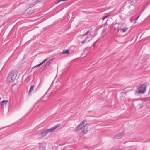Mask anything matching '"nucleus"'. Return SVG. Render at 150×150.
Instances as JSON below:
<instances>
[{"instance_id":"nucleus-1","label":"nucleus","mask_w":150,"mask_h":150,"mask_svg":"<svg viewBox=\"0 0 150 150\" xmlns=\"http://www.w3.org/2000/svg\"><path fill=\"white\" fill-rule=\"evenodd\" d=\"M17 75L16 72L14 71H12L10 72L7 77V81L9 82H14Z\"/></svg>"},{"instance_id":"nucleus-4","label":"nucleus","mask_w":150,"mask_h":150,"mask_svg":"<svg viewBox=\"0 0 150 150\" xmlns=\"http://www.w3.org/2000/svg\"><path fill=\"white\" fill-rule=\"evenodd\" d=\"M87 123V121L86 120H84L76 128L75 131L76 132L79 131V130L84 127Z\"/></svg>"},{"instance_id":"nucleus-6","label":"nucleus","mask_w":150,"mask_h":150,"mask_svg":"<svg viewBox=\"0 0 150 150\" xmlns=\"http://www.w3.org/2000/svg\"><path fill=\"white\" fill-rule=\"evenodd\" d=\"M124 134V132H122L121 133H119L115 136V138H116L117 139H119Z\"/></svg>"},{"instance_id":"nucleus-10","label":"nucleus","mask_w":150,"mask_h":150,"mask_svg":"<svg viewBox=\"0 0 150 150\" xmlns=\"http://www.w3.org/2000/svg\"><path fill=\"white\" fill-rule=\"evenodd\" d=\"M128 28H120V31H122V32L124 33L126 32V31L127 30Z\"/></svg>"},{"instance_id":"nucleus-11","label":"nucleus","mask_w":150,"mask_h":150,"mask_svg":"<svg viewBox=\"0 0 150 150\" xmlns=\"http://www.w3.org/2000/svg\"><path fill=\"white\" fill-rule=\"evenodd\" d=\"M59 85L58 86H56V88L57 89H59V88H60V86L62 85V83L59 82Z\"/></svg>"},{"instance_id":"nucleus-9","label":"nucleus","mask_w":150,"mask_h":150,"mask_svg":"<svg viewBox=\"0 0 150 150\" xmlns=\"http://www.w3.org/2000/svg\"><path fill=\"white\" fill-rule=\"evenodd\" d=\"M69 53V50H66L63 51L62 54H68Z\"/></svg>"},{"instance_id":"nucleus-17","label":"nucleus","mask_w":150,"mask_h":150,"mask_svg":"<svg viewBox=\"0 0 150 150\" xmlns=\"http://www.w3.org/2000/svg\"><path fill=\"white\" fill-rule=\"evenodd\" d=\"M47 58L44 60L42 63H40L42 65L43 64L44 62H45V61L47 60Z\"/></svg>"},{"instance_id":"nucleus-8","label":"nucleus","mask_w":150,"mask_h":150,"mask_svg":"<svg viewBox=\"0 0 150 150\" xmlns=\"http://www.w3.org/2000/svg\"><path fill=\"white\" fill-rule=\"evenodd\" d=\"M34 85H32L30 86V88L29 91V93L30 94V93L31 92L33 91L34 90Z\"/></svg>"},{"instance_id":"nucleus-5","label":"nucleus","mask_w":150,"mask_h":150,"mask_svg":"<svg viewBox=\"0 0 150 150\" xmlns=\"http://www.w3.org/2000/svg\"><path fill=\"white\" fill-rule=\"evenodd\" d=\"M8 102V100L2 101L0 102V105L2 106H6Z\"/></svg>"},{"instance_id":"nucleus-16","label":"nucleus","mask_w":150,"mask_h":150,"mask_svg":"<svg viewBox=\"0 0 150 150\" xmlns=\"http://www.w3.org/2000/svg\"><path fill=\"white\" fill-rule=\"evenodd\" d=\"M109 15H107V16H105L103 18V20H104L105 18H107V17H108V16Z\"/></svg>"},{"instance_id":"nucleus-20","label":"nucleus","mask_w":150,"mask_h":150,"mask_svg":"<svg viewBox=\"0 0 150 150\" xmlns=\"http://www.w3.org/2000/svg\"><path fill=\"white\" fill-rule=\"evenodd\" d=\"M140 15H141V14H140L139 15V16H138V17L136 18V19H135V21H136L138 20V19L140 17Z\"/></svg>"},{"instance_id":"nucleus-21","label":"nucleus","mask_w":150,"mask_h":150,"mask_svg":"<svg viewBox=\"0 0 150 150\" xmlns=\"http://www.w3.org/2000/svg\"><path fill=\"white\" fill-rule=\"evenodd\" d=\"M133 1V0H129V1L130 3H132Z\"/></svg>"},{"instance_id":"nucleus-25","label":"nucleus","mask_w":150,"mask_h":150,"mask_svg":"<svg viewBox=\"0 0 150 150\" xmlns=\"http://www.w3.org/2000/svg\"><path fill=\"white\" fill-rule=\"evenodd\" d=\"M136 23V21H135V22L134 23Z\"/></svg>"},{"instance_id":"nucleus-2","label":"nucleus","mask_w":150,"mask_h":150,"mask_svg":"<svg viewBox=\"0 0 150 150\" xmlns=\"http://www.w3.org/2000/svg\"><path fill=\"white\" fill-rule=\"evenodd\" d=\"M60 125L59 124H57L55 126L52 127L46 130L43 132L40 133V135L42 136H45L48 133L54 131V130L56 129L57 128L60 126Z\"/></svg>"},{"instance_id":"nucleus-19","label":"nucleus","mask_w":150,"mask_h":150,"mask_svg":"<svg viewBox=\"0 0 150 150\" xmlns=\"http://www.w3.org/2000/svg\"><path fill=\"white\" fill-rule=\"evenodd\" d=\"M87 132V131H86L85 130H83V131H82V132L84 133H86Z\"/></svg>"},{"instance_id":"nucleus-23","label":"nucleus","mask_w":150,"mask_h":150,"mask_svg":"<svg viewBox=\"0 0 150 150\" xmlns=\"http://www.w3.org/2000/svg\"><path fill=\"white\" fill-rule=\"evenodd\" d=\"M127 142H124V144H125V143H126Z\"/></svg>"},{"instance_id":"nucleus-24","label":"nucleus","mask_w":150,"mask_h":150,"mask_svg":"<svg viewBox=\"0 0 150 150\" xmlns=\"http://www.w3.org/2000/svg\"><path fill=\"white\" fill-rule=\"evenodd\" d=\"M43 149H44L43 150H45V148H43Z\"/></svg>"},{"instance_id":"nucleus-18","label":"nucleus","mask_w":150,"mask_h":150,"mask_svg":"<svg viewBox=\"0 0 150 150\" xmlns=\"http://www.w3.org/2000/svg\"><path fill=\"white\" fill-rule=\"evenodd\" d=\"M117 30V32H118L120 30V29L118 27H117V29H116Z\"/></svg>"},{"instance_id":"nucleus-7","label":"nucleus","mask_w":150,"mask_h":150,"mask_svg":"<svg viewBox=\"0 0 150 150\" xmlns=\"http://www.w3.org/2000/svg\"><path fill=\"white\" fill-rule=\"evenodd\" d=\"M52 62V59H51L46 64L45 66V67L47 66H49L50 64Z\"/></svg>"},{"instance_id":"nucleus-12","label":"nucleus","mask_w":150,"mask_h":150,"mask_svg":"<svg viewBox=\"0 0 150 150\" xmlns=\"http://www.w3.org/2000/svg\"><path fill=\"white\" fill-rule=\"evenodd\" d=\"M41 65H42V64H41V63H40V64H38L37 65H36L35 66H34V67H33V68H32V69H35V68H36V67H39Z\"/></svg>"},{"instance_id":"nucleus-15","label":"nucleus","mask_w":150,"mask_h":150,"mask_svg":"<svg viewBox=\"0 0 150 150\" xmlns=\"http://www.w3.org/2000/svg\"><path fill=\"white\" fill-rule=\"evenodd\" d=\"M87 39V38H86L85 39L81 41V42L82 43H84L85 41Z\"/></svg>"},{"instance_id":"nucleus-26","label":"nucleus","mask_w":150,"mask_h":150,"mask_svg":"<svg viewBox=\"0 0 150 150\" xmlns=\"http://www.w3.org/2000/svg\"><path fill=\"white\" fill-rule=\"evenodd\" d=\"M134 100H133V101H132V102H134Z\"/></svg>"},{"instance_id":"nucleus-27","label":"nucleus","mask_w":150,"mask_h":150,"mask_svg":"<svg viewBox=\"0 0 150 150\" xmlns=\"http://www.w3.org/2000/svg\"><path fill=\"white\" fill-rule=\"evenodd\" d=\"M41 144V143H39V144Z\"/></svg>"},{"instance_id":"nucleus-3","label":"nucleus","mask_w":150,"mask_h":150,"mask_svg":"<svg viewBox=\"0 0 150 150\" xmlns=\"http://www.w3.org/2000/svg\"><path fill=\"white\" fill-rule=\"evenodd\" d=\"M147 85H149L148 83H145L141 85H139V93H144L146 91Z\"/></svg>"},{"instance_id":"nucleus-13","label":"nucleus","mask_w":150,"mask_h":150,"mask_svg":"<svg viewBox=\"0 0 150 150\" xmlns=\"http://www.w3.org/2000/svg\"><path fill=\"white\" fill-rule=\"evenodd\" d=\"M89 31H90V30H89L85 34H84V35H82V37H84V36L87 35L89 32Z\"/></svg>"},{"instance_id":"nucleus-22","label":"nucleus","mask_w":150,"mask_h":150,"mask_svg":"<svg viewBox=\"0 0 150 150\" xmlns=\"http://www.w3.org/2000/svg\"><path fill=\"white\" fill-rule=\"evenodd\" d=\"M98 40H97V41H96V42H95V43L97 42H98Z\"/></svg>"},{"instance_id":"nucleus-14","label":"nucleus","mask_w":150,"mask_h":150,"mask_svg":"<svg viewBox=\"0 0 150 150\" xmlns=\"http://www.w3.org/2000/svg\"><path fill=\"white\" fill-rule=\"evenodd\" d=\"M42 1V0H37L36 1V2L33 4V5H35L36 4H37V3H38L39 2H40L41 1Z\"/></svg>"}]
</instances>
